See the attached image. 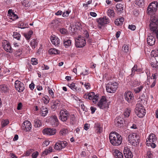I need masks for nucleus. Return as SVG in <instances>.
<instances>
[{"mask_svg":"<svg viewBox=\"0 0 158 158\" xmlns=\"http://www.w3.org/2000/svg\"><path fill=\"white\" fill-rule=\"evenodd\" d=\"M150 30L153 35H156L158 39V20L157 15L151 16L149 25Z\"/></svg>","mask_w":158,"mask_h":158,"instance_id":"1","label":"nucleus"},{"mask_svg":"<svg viewBox=\"0 0 158 158\" xmlns=\"http://www.w3.org/2000/svg\"><path fill=\"white\" fill-rule=\"evenodd\" d=\"M110 142L114 146H118L121 144L122 142V137L118 133L115 132H111L109 136Z\"/></svg>","mask_w":158,"mask_h":158,"instance_id":"2","label":"nucleus"},{"mask_svg":"<svg viewBox=\"0 0 158 158\" xmlns=\"http://www.w3.org/2000/svg\"><path fill=\"white\" fill-rule=\"evenodd\" d=\"M135 112L139 118H143L146 113L144 107L142 104L140 103L136 104Z\"/></svg>","mask_w":158,"mask_h":158,"instance_id":"3","label":"nucleus"},{"mask_svg":"<svg viewBox=\"0 0 158 158\" xmlns=\"http://www.w3.org/2000/svg\"><path fill=\"white\" fill-rule=\"evenodd\" d=\"M118 84L116 82H110L106 85V90L108 93H114L118 88Z\"/></svg>","mask_w":158,"mask_h":158,"instance_id":"4","label":"nucleus"},{"mask_svg":"<svg viewBox=\"0 0 158 158\" xmlns=\"http://www.w3.org/2000/svg\"><path fill=\"white\" fill-rule=\"evenodd\" d=\"M139 139V137L135 133L130 134L128 137V141L134 146L136 145V141H138Z\"/></svg>","mask_w":158,"mask_h":158,"instance_id":"5","label":"nucleus"},{"mask_svg":"<svg viewBox=\"0 0 158 158\" xmlns=\"http://www.w3.org/2000/svg\"><path fill=\"white\" fill-rule=\"evenodd\" d=\"M69 116V114L66 109H63L60 110L59 118L61 121L66 122Z\"/></svg>","mask_w":158,"mask_h":158,"instance_id":"6","label":"nucleus"},{"mask_svg":"<svg viewBox=\"0 0 158 158\" xmlns=\"http://www.w3.org/2000/svg\"><path fill=\"white\" fill-rule=\"evenodd\" d=\"M78 38L76 40V46L78 48H81L84 47L86 44V41L84 37L79 36Z\"/></svg>","mask_w":158,"mask_h":158,"instance_id":"7","label":"nucleus"},{"mask_svg":"<svg viewBox=\"0 0 158 158\" xmlns=\"http://www.w3.org/2000/svg\"><path fill=\"white\" fill-rule=\"evenodd\" d=\"M98 106L101 109H104L108 108V105L107 103L106 97L102 96L100 101L98 102Z\"/></svg>","mask_w":158,"mask_h":158,"instance_id":"8","label":"nucleus"},{"mask_svg":"<svg viewBox=\"0 0 158 158\" xmlns=\"http://www.w3.org/2000/svg\"><path fill=\"white\" fill-rule=\"evenodd\" d=\"M15 86L16 89L20 93L23 92L25 89L24 84L18 80L15 81Z\"/></svg>","mask_w":158,"mask_h":158,"instance_id":"9","label":"nucleus"},{"mask_svg":"<svg viewBox=\"0 0 158 158\" xmlns=\"http://www.w3.org/2000/svg\"><path fill=\"white\" fill-rule=\"evenodd\" d=\"M124 96L126 101L128 103L131 102L134 99L133 93L130 91H126Z\"/></svg>","mask_w":158,"mask_h":158,"instance_id":"10","label":"nucleus"},{"mask_svg":"<svg viewBox=\"0 0 158 158\" xmlns=\"http://www.w3.org/2000/svg\"><path fill=\"white\" fill-rule=\"evenodd\" d=\"M50 123L53 127H57L59 122L57 116L55 115L52 116L50 118Z\"/></svg>","mask_w":158,"mask_h":158,"instance_id":"11","label":"nucleus"},{"mask_svg":"<svg viewBox=\"0 0 158 158\" xmlns=\"http://www.w3.org/2000/svg\"><path fill=\"white\" fill-rule=\"evenodd\" d=\"M22 129L26 131H29L31 129V123L27 120L24 122L23 123Z\"/></svg>","mask_w":158,"mask_h":158,"instance_id":"12","label":"nucleus"},{"mask_svg":"<svg viewBox=\"0 0 158 158\" xmlns=\"http://www.w3.org/2000/svg\"><path fill=\"white\" fill-rule=\"evenodd\" d=\"M42 132L44 134L48 135H52L55 134L56 133V130L55 129L47 128L44 129Z\"/></svg>","mask_w":158,"mask_h":158,"instance_id":"13","label":"nucleus"},{"mask_svg":"<svg viewBox=\"0 0 158 158\" xmlns=\"http://www.w3.org/2000/svg\"><path fill=\"white\" fill-rule=\"evenodd\" d=\"M98 22L99 24L101 26H103L110 23V20L106 16L102 18H100L98 20Z\"/></svg>","mask_w":158,"mask_h":158,"instance_id":"14","label":"nucleus"},{"mask_svg":"<svg viewBox=\"0 0 158 158\" xmlns=\"http://www.w3.org/2000/svg\"><path fill=\"white\" fill-rule=\"evenodd\" d=\"M151 34L152 35L148 36L147 40L148 44L150 46H152L155 44L156 41L155 36H156V35H153L152 33Z\"/></svg>","mask_w":158,"mask_h":158,"instance_id":"15","label":"nucleus"},{"mask_svg":"<svg viewBox=\"0 0 158 158\" xmlns=\"http://www.w3.org/2000/svg\"><path fill=\"white\" fill-rule=\"evenodd\" d=\"M124 122L123 118L120 116L117 117L114 121V124L117 126L121 127Z\"/></svg>","mask_w":158,"mask_h":158,"instance_id":"16","label":"nucleus"},{"mask_svg":"<svg viewBox=\"0 0 158 158\" xmlns=\"http://www.w3.org/2000/svg\"><path fill=\"white\" fill-rule=\"evenodd\" d=\"M123 154L126 158H132L133 155L129 149L127 147H125L124 148Z\"/></svg>","mask_w":158,"mask_h":158,"instance_id":"17","label":"nucleus"},{"mask_svg":"<svg viewBox=\"0 0 158 158\" xmlns=\"http://www.w3.org/2000/svg\"><path fill=\"white\" fill-rule=\"evenodd\" d=\"M94 128L95 132L97 134L100 133L103 131L102 126L100 123H95Z\"/></svg>","mask_w":158,"mask_h":158,"instance_id":"18","label":"nucleus"},{"mask_svg":"<svg viewBox=\"0 0 158 158\" xmlns=\"http://www.w3.org/2000/svg\"><path fill=\"white\" fill-rule=\"evenodd\" d=\"M156 138L155 135L153 134H151L146 139V143L147 145H148L149 142H155L156 141Z\"/></svg>","mask_w":158,"mask_h":158,"instance_id":"19","label":"nucleus"},{"mask_svg":"<svg viewBox=\"0 0 158 158\" xmlns=\"http://www.w3.org/2000/svg\"><path fill=\"white\" fill-rule=\"evenodd\" d=\"M3 47L4 49L7 52L10 53L12 52V49L10 44V43L6 42H5L3 45Z\"/></svg>","mask_w":158,"mask_h":158,"instance_id":"20","label":"nucleus"},{"mask_svg":"<svg viewBox=\"0 0 158 158\" xmlns=\"http://www.w3.org/2000/svg\"><path fill=\"white\" fill-rule=\"evenodd\" d=\"M51 40L52 44L58 46L60 43V40L57 37L51 36Z\"/></svg>","mask_w":158,"mask_h":158,"instance_id":"21","label":"nucleus"},{"mask_svg":"<svg viewBox=\"0 0 158 158\" xmlns=\"http://www.w3.org/2000/svg\"><path fill=\"white\" fill-rule=\"evenodd\" d=\"M142 71V69L141 68H138L137 65L136 64H135L134 67L131 69V73L130 74V76L132 77L135 74V72H140Z\"/></svg>","mask_w":158,"mask_h":158,"instance_id":"22","label":"nucleus"},{"mask_svg":"<svg viewBox=\"0 0 158 158\" xmlns=\"http://www.w3.org/2000/svg\"><path fill=\"white\" fill-rule=\"evenodd\" d=\"M60 104V102L59 100H57L54 101L53 105L51 106L52 109L53 110H55L57 107L59 108Z\"/></svg>","mask_w":158,"mask_h":158,"instance_id":"23","label":"nucleus"},{"mask_svg":"<svg viewBox=\"0 0 158 158\" xmlns=\"http://www.w3.org/2000/svg\"><path fill=\"white\" fill-rule=\"evenodd\" d=\"M150 7L151 9H153L152 10L156 11L158 6V3L156 1H154L151 3L148 6Z\"/></svg>","mask_w":158,"mask_h":158,"instance_id":"24","label":"nucleus"},{"mask_svg":"<svg viewBox=\"0 0 158 158\" xmlns=\"http://www.w3.org/2000/svg\"><path fill=\"white\" fill-rule=\"evenodd\" d=\"M41 115L43 117L45 116L48 113V108L44 106H42L40 108Z\"/></svg>","mask_w":158,"mask_h":158,"instance_id":"25","label":"nucleus"},{"mask_svg":"<svg viewBox=\"0 0 158 158\" xmlns=\"http://www.w3.org/2000/svg\"><path fill=\"white\" fill-rule=\"evenodd\" d=\"M64 45L66 48H68L71 45L72 41L69 39H64L63 40Z\"/></svg>","mask_w":158,"mask_h":158,"instance_id":"26","label":"nucleus"},{"mask_svg":"<svg viewBox=\"0 0 158 158\" xmlns=\"http://www.w3.org/2000/svg\"><path fill=\"white\" fill-rule=\"evenodd\" d=\"M8 13L9 14L10 19L13 20H14L18 18L17 15L15 14L11 10H9L8 11Z\"/></svg>","mask_w":158,"mask_h":158,"instance_id":"27","label":"nucleus"},{"mask_svg":"<svg viewBox=\"0 0 158 158\" xmlns=\"http://www.w3.org/2000/svg\"><path fill=\"white\" fill-rule=\"evenodd\" d=\"M113 155L115 158H123L122 153L117 150H114L113 153Z\"/></svg>","mask_w":158,"mask_h":158,"instance_id":"28","label":"nucleus"},{"mask_svg":"<svg viewBox=\"0 0 158 158\" xmlns=\"http://www.w3.org/2000/svg\"><path fill=\"white\" fill-rule=\"evenodd\" d=\"M9 89L6 85L3 84L0 85V91L2 92L6 93L9 91Z\"/></svg>","mask_w":158,"mask_h":158,"instance_id":"29","label":"nucleus"},{"mask_svg":"<svg viewBox=\"0 0 158 158\" xmlns=\"http://www.w3.org/2000/svg\"><path fill=\"white\" fill-rule=\"evenodd\" d=\"M70 116V123L71 124L73 125L75 124L77 122V119L75 115L73 114H71Z\"/></svg>","mask_w":158,"mask_h":158,"instance_id":"30","label":"nucleus"},{"mask_svg":"<svg viewBox=\"0 0 158 158\" xmlns=\"http://www.w3.org/2000/svg\"><path fill=\"white\" fill-rule=\"evenodd\" d=\"M122 51L125 53L129 54L131 50L129 48L128 45L124 44L123 46Z\"/></svg>","mask_w":158,"mask_h":158,"instance_id":"31","label":"nucleus"},{"mask_svg":"<svg viewBox=\"0 0 158 158\" xmlns=\"http://www.w3.org/2000/svg\"><path fill=\"white\" fill-rule=\"evenodd\" d=\"M34 125L35 127H40L42 125L41 121L38 119H35L34 120Z\"/></svg>","mask_w":158,"mask_h":158,"instance_id":"32","label":"nucleus"},{"mask_svg":"<svg viewBox=\"0 0 158 158\" xmlns=\"http://www.w3.org/2000/svg\"><path fill=\"white\" fill-rule=\"evenodd\" d=\"M49 52L51 54H59L60 53V51L56 48H51L49 50Z\"/></svg>","mask_w":158,"mask_h":158,"instance_id":"33","label":"nucleus"},{"mask_svg":"<svg viewBox=\"0 0 158 158\" xmlns=\"http://www.w3.org/2000/svg\"><path fill=\"white\" fill-rule=\"evenodd\" d=\"M30 44L31 47L33 48H35L38 44L37 40L35 39H33L30 42Z\"/></svg>","mask_w":158,"mask_h":158,"instance_id":"34","label":"nucleus"},{"mask_svg":"<svg viewBox=\"0 0 158 158\" xmlns=\"http://www.w3.org/2000/svg\"><path fill=\"white\" fill-rule=\"evenodd\" d=\"M33 34V32L32 31H30L28 33H24L23 35L27 40H29Z\"/></svg>","mask_w":158,"mask_h":158,"instance_id":"35","label":"nucleus"},{"mask_svg":"<svg viewBox=\"0 0 158 158\" xmlns=\"http://www.w3.org/2000/svg\"><path fill=\"white\" fill-rule=\"evenodd\" d=\"M138 81L136 79H133L131 80V85L134 87L136 86L139 85Z\"/></svg>","mask_w":158,"mask_h":158,"instance_id":"36","label":"nucleus"},{"mask_svg":"<svg viewBox=\"0 0 158 158\" xmlns=\"http://www.w3.org/2000/svg\"><path fill=\"white\" fill-rule=\"evenodd\" d=\"M150 7H149V6H148L147 8V13L150 15H156L155 14V12L156 11H154V10H152L153 9H151L150 8Z\"/></svg>","mask_w":158,"mask_h":158,"instance_id":"37","label":"nucleus"},{"mask_svg":"<svg viewBox=\"0 0 158 158\" xmlns=\"http://www.w3.org/2000/svg\"><path fill=\"white\" fill-rule=\"evenodd\" d=\"M143 88L144 86L143 85H140V86L135 88L134 89V92L135 94L139 93V92L142 91Z\"/></svg>","mask_w":158,"mask_h":158,"instance_id":"38","label":"nucleus"},{"mask_svg":"<svg viewBox=\"0 0 158 158\" xmlns=\"http://www.w3.org/2000/svg\"><path fill=\"white\" fill-rule=\"evenodd\" d=\"M54 149L56 150H60L62 149L59 141L55 144Z\"/></svg>","mask_w":158,"mask_h":158,"instance_id":"39","label":"nucleus"},{"mask_svg":"<svg viewBox=\"0 0 158 158\" xmlns=\"http://www.w3.org/2000/svg\"><path fill=\"white\" fill-rule=\"evenodd\" d=\"M131 110L130 109H126L124 113V117L128 118L130 116V114Z\"/></svg>","mask_w":158,"mask_h":158,"instance_id":"40","label":"nucleus"},{"mask_svg":"<svg viewBox=\"0 0 158 158\" xmlns=\"http://www.w3.org/2000/svg\"><path fill=\"white\" fill-rule=\"evenodd\" d=\"M107 15L110 17H113L114 15V13L113 10L109 9L107 12Z\"/></svg>","mask_w":158,"mask_h":158,"instance_id":"41","label":"nucleus"},{"mask_svg":"<svg viewBox=\"0 0 158 158\" xmlns=\"http://www.w3.org/2000/svg\"><path fill=\"white\" fill-rule=\"evenodd\" d=\"M116 7L118 11H122L123 10V6L122 4H118L116 5Z\"/></svg>","mask_w":158,"mask_h":158,"instance_id":"42","label":"nucleus"},{"mask_svg":"<svg viewBox=\"0 0 158 158\" xmlns=\"http://www.w3.org/2000/svg\"><path fill=\"white\" fill-rule=\"evenodd\" d=\"M68 130L66 128H63L61 129L60 132V135H65L68 133Z\"/></svg>","mask_w":158,"mask_h":158,"instance_id":"43","label":"nucleus"},{"mask_svg":"<svg viewBox=\"0 0 158 158\" xmlns=\"http://www.w3.org/2000/svg\"><path fill=\"white\" fill-rule=\"evenodd\" d=\"M152 55H153V56L154 57H157V58H158V48L154 50H152L151 52Z\"/></svg>","mask_w":158,"mask_h":158,"instance_id":"44","label":"nucleus"},{"mask_svg":"<svg viewBox=\"0 0 158 158\" xmlns=\"http://www.w3.org/2000/svg\"><path fill=\"white\" fill-rule=\"evenodd\" d=\"M14 38L17 39L18 40H20L21 37V35L19 33L14 32L13 35Z\"/></svg>","mask_w":158,"mask_h":158,"instance_id":"45","label":"nucleus"},{"mask_svg":"<svg viewBox=\"0 0 158 158\" xmlns=\"http://www.w3.org/2000/svg\"><path fill=\"white\" fill-rule=\"evenodd\" d=\"M42 100L45 104H47L49 103L50 99L48 96H45L43 97Z\"/></svg>","mask_w":158,"mask_h":158,"instance_id":"46","label":"nucleus"},{"mask_svg":"<svg viewBox=\"0 0 158 158\" xmlns=\"http://www.w3.org/2000/svg\"><path fill=\"white\" fill-rule=\"evenodd\" d=\"M157 63H154V62H152L151 63V65L152 67L155 68L157 69H158V58H155Z\"/></svg>","mask_w":158,"mask_h":158,"instance_id":"47","label":"nucleus"},{"mask_svg":"<svg viewBox=\"0 0 158 158\" xmlns=\"http://www.w3.org/2000/svg\"><path fill=\"white\" fill-rule=\"evenodd\" d=\"M22 49L20 48L16 51L15 53V55L16 56H19L22 54Z\"/></svg>","mask_w":158,"mask_h":158,"instance_id":"48","label":"nucleus"},{"mask_svg":"<svg viewBox=\"0 0 158 158\" xmlns=\"http://www.w3.org/2000/svg\"><path fill=\"white\" fill-rule=\"evenodd\" d=\"M59 141L60 144L62 148L65 147L67 146V143L66 141Z\"/></svg>","mask_w":158,"mask_h":158,"instance_id":"49","label":"nucleus"},{"mask_svg":"<svg viewBox=\"0 0 158 158\" xmlns=\"http://www.w3.org/2000/svg\"><path fill=\"white\" fill-rule=\"evenodd\" d=\"M33 150L32 149H29L27 150L25 153V155L26 156H29L33 152Z\"/></svg>","mask_w":158,"mask_h":158,"instance_id":"50","label":"nucleus"},{"mask_svg":"<svg viewBox=\"0 0 158 158\" xmlns=\"http://www.w3.org/2000/svg\"><path fill=\"white\" fill-rule=\"evenodd\" d=\"M98 97L99 95H98L96 94L93 97L92 99L93 100V102L94 103H95L97 102Z\"/></svg>","mask_w":158,"mask_h":158,"instance_id":"51","label":"nucleus"},{"mask_svg":"<svg viewBox=\"0 0 158 158\" xmlns=\"http://www.w3.org/2000/svg\"><path fill=\"white\" fill-rule=\"evenodd\" d=\"M37 61V60L36 59L33 58L31 59V62L32 64L33 65H36L38 63Z\"/></svg>","mask_w":158,"mask_h":158,"instance_id":"52","label":"nucleus"},{"mask_svg":"<svg viewBox=\"0 0 158 158\" xmlns=\"http://www.w3.org/2000/svg\"><path fill=\"white\" fill-rule=\"evenodd\" d=\"M68 86L71 89L73 90L75 89L76 88V87L75 85V83H72L71 84H68Z\"/></svg>","mask_w":158,"mask_h":158,"instance_id":"53","label":"nucleus"},{"mask_svg":"<svg viewBox=\"0 0 158 158\" xmlns=\"http://www.w3.org/2000/svg\"><path fill=\"white\" fill-rule=\"evenodd\" d=\"M143 0H136L135 4L139 6L143 3Z\"/></svg>","mask_w":158,"mask_h":158,"instance_id":"54","label":"nucleus"},{"mask_svg":"<svg viewBox=\"0 0 158 158\" xmlns=\"http://www.w3.org/2000/svg\"><path fill=\"white\" fill-rule=\"evenodd\" d=\"M60 32L62 34H64L67 33V30L64 28H60L59 30Z\"/></svg>","mask_w":158,"mask_h":158,"instance_id":"55","label":"nucleus"},{"mask_svg":"<svg viewBox=\"0 0 158 158\" xmlns=\"http://www.w3.org/2000/svg\"><path fill=\"white\" fill-rule=\"evenodd\" d=\"M89 94V100H92L94 96L95 93L94 92H91Z\"/></svg>","mask_w":158,"mask_h":158,"instance_id":"56","label":"nucleus"},{"mask_svg":"<svg viewBox=\"0 0 158 158\" xmlns=\"http://www.w3.org/2000/svg\"><path fill=\"white\" fill-rule=\"evenodd\" d=\"M39 155L38 152L36 151L33 153L31 155L32 158H36Z\"/></svg>","mask_w":158,"mask_h":158,"instance_id":"57","label":"nucleus"},{"mask_svg":"<svg viewBox=\"0 0 158 158\" xmlns=\"http://www.w3.org/2000/svg\"><path fill=\"white\" fill-rule=\"evenodd\" d=\"M48 91L50 95L52 96V98H54V93L53 92L52 90L50 88H49V87L48 88Z\"/></svg>","mask_w":158,"mask_h":158,"instance_id":"58","label":"nucleus"},{"mask_svg":"<svg viewBox=\"0 0 158 158\" xmlns=\"http://www.w3.org/2000/svg\"><path fill=\"white\" fill-rule=\"evenodd\" d=\"M27 26L26 24H25L24 23H21L19 26V27L21 29H24L27 27Z\"/></svg>","mask_w":158,"mask_h":158,"instance_id":"59","label":"nucleus"},{"mask_svg":"<svg viewBox=\"0 0 158 158\" xmlns=\"http://www.w3.org/2000/svg\"><path fill=\"white\" fill-rule=\"evenodd\" d=\"M9 123V121L7 120H5L2 123V126L4 127L7 125Z\"/></svg>","mask_w":158,"mask_h":158,"instance_id":"60","label":"nucleus"},{"mask_svg":"<svg viewBox=\"0 0 158 158\" xmlns=\"http://www.w3.org/2000/svg\"><path fill=\"white\" fill-rule=\"evenodd\" d=\"M157 74L156 73H155L154 74H153L152 75V77H151V79H153V80L156 81V78H157Z\"/></svg>","mask_w":158,"mask_h":158,"instance_id":"61","label":"nucleus"},{"mask_svg":"<svg viewBox=\"0 0 158 158\" xmlns=\"http://www.w3.org/2000/svg\"><path fill=\"white\" fill-rule=\"evenodd\" d=\"M128 28L134 31L136 28V27L135 25H129Z\"/></svg>","mask_w":158,"mask_h":158,"instance_id":"62","label":"nucleus"},{"mask_svg":"<svg viewBox=\"0 0 158 158\" xmlns=\"http://www.w3.org/2000/svg\"><path fill=\"white\" fill-rule=\"evenodd\" d=\"M49 144V141H45L44 142L42 145L43 147H45L47 146Z\"/></svg>","mask_w":158,"mask_h":158,"instance_id":"63","label":"nucleus"},{"mask_svg":"<svg viewBox=\"0 0 158 158\" xmlns=\"http://www.w3.org/2000/svg\"><path fill=\"white\" fill-rule=\"evenodd\" d=\"M147 155L148 157L149 158H152V154L150 151H148L147 153Z\"/></svg>","mask_w":158,"mask_h":158,"instance_id":"64","label":"nucleus"}]
</instances>
